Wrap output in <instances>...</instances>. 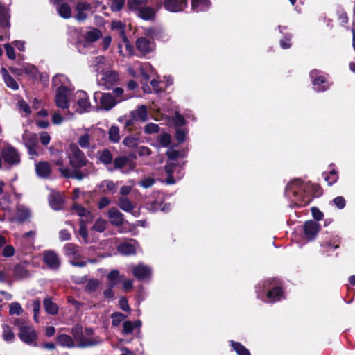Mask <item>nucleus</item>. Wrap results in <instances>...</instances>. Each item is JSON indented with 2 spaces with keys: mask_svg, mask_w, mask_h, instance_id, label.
<instances>
[{
  "mask_svg": "<svg viewBox=\"0 0 355 355\" xmlns=\"http://www.w3.org/2000/svg\"><path fill=\"white\" fill-rule=\"evenodd\" d=\"M69 164L74 169L73 171H79L84 166L91 164L87 159L84 153L76 144H71L67 153Z\"/></svg>",
  "mask_w": 355,
  "mask_h": 355,
  "instance_id": "nucleus-1",
  "label": "nucleus"
},
{
  "mask_svg": "<svg viewBox=\"0 0 355 355\" xmlns=\"http://www.w3.org/2000/svg\"><path fill=\"white\" fill-rule=\"evenodd\" d=\"M14 324L19 330V337L21 341L30 345H36L37 334L31 326L26 325L20 319L16 320Z\"/></svg>",
  "mask_w": 355,
  "mask_h": 355,
  "instance_id": "nucleus-2",
  "label": "nucleus"
},
{
  "mask_svg": "<svg viewBox=\"0 0 355 355\" xmlns=\"http://www.w3.org/2000/svg\"><path fill=\"white\" fill-rule=\"evenodd\" d=\"M72 108L79 114L88 112L91 109L89 98L86 92L83 91L76 92L72 98Z\"/></svg>",
  "mask_w": 355,
  "mask_h": 355,
  "instance_id": "nucleus-3",
  "label": "nucleus"
},
{
  "mask_svg": "<svg viewBox=\"0 0 355 355\" xmlns=\"http://www.w3.org/2000/svg\"><path fill=\"white\" fill-rule=\"evenodd\" d=\"M128 71L132 77H136L137 72L139 71L145 81L148 80L155 74V70L150 64L148 63L141 64L139 62L130 64Z\"/></svg>",
  "mask_w": 355,
  "mask_h": 355,
  "instance_id": "nucleus-4",
  "label": "nucleus"
},
{
  "mask_svg": "<svg viewBox=\"0 0 355 355\" xmlns=\"http://www.w3.org/2000/svg\"><path fill=\"white\" fill-rule=\"evenodd\" d=\"M64 254L70 258L71 265L78 267L86 266L87 261L81 260V254L78 246L73 243H67L64 247Z\"/></svg>",
  "mask_w": 355,
  "mask_h": 355,
  "instance_id": "nucleus-5",
  "label": "nucleus"
},
{
  "mask_svg": "<svg viewBox=\"0 0 355 355\" xmlns=\"http://www.w3.org/2000/svg\"><path fill=\"white\" fill-rule=\"evenodd\" d=\"M304 185L300 180H295L291 181L286 187V193L288 197L291 196L296 197L297 200H301L302 203L304 202L306 205L309 202V198H306L303 194Z\"/></svg>",
  "mask_w": 355,
  "mask_h": 355,
  "instance_id": "nucleus-6",
  "label": "nucleus"
},
{
  "mask_svg": "<svg viewBox=\"0 0 355 355\" xmlns=\"http://www.w3.org/2000/svg\"><path fill=\"white\" fill-rule=\"evenodd\" d=\"M97 81L99 85L105 88H110L119 81L118 73L115 71L108 70L107 68L97 74Z\"/></svg>",
  "mask_w": 355,
  "mask_h": 355,
  "instance_id": "nucleus-7",
  "label": "nucleus"
},
{
  "mask_svg": "<svg viewBox=\"0 0 355 355\" xmlns=\"http://www.w3.org/2000/svg\"><path fill=\"white\" fill-rule=\"evenodd\" d=\"M54 163L59 167V171L62 175L67 178H75L81 180L89 174V171H71L68 168L64 167V160L62 157L55 160Z\"/></svg>",
  "mask_w": 355,
  "mask_h": 355,
  "instance_id": "nucleus-8",
  "label": "nucleus"
},
{
  "mask_svg": "<svg viewBox=\"0 0 355 355\" xmlns=\"http://www.w3.org/2000/svg\"><path fill=\"white\" fill-rule=\"evenodd\" d=\"M94 98L96 101L99 98V107L105 110H111L118 103V101L110 93L101 94L96 92Z\"/></svg>",
  "mask_w": 355,
  "mask_h": 355,
  "instance_id": "nucleus-9",
  "label": "nucleus"
},
{
  "mask_svg": "<svg viewBox=\"0 0 355 355\" xmlns=\"http://www.w3.org/2000/svg\"><path fill=\"white\" fill-rule=\"evenodd\" d=\"M71 94L70 89H66L64 87L57 89L55 96V103L56 106L60 109H68L69 107V96Z\"/></svg>",
  "mask_w": 355,
  "mask_h": 355,
  "instance_id": "nucleus-10",
  "label": "nucleus"
},
{
  "mask_svg": "<svg viewBox=\"0 0 355 355\" xmlns=\"http://www.w3.org/2000/svg\"><path fill=\"white\" fill-rule=\"evenodd\" d=\"M71 333L73 336V339L76 342L78 347H87L93 346L97 343L89 338H86L83 336L82 327L80 326L77 325L73 327Z\"/></svg>",
  "mask_w": 355,
  "mask_h": 355,
  "instance_id": "nucleus-11",
  "label": "nucleus"
},
{
  "mask_svg": "<svg viewBox=\"0 0 355 355\" xmlns=\"http://www.w3.org/2000/svg\"><path fill=\"white\" fill-rule=\"evenodd\" d=\"M1 157L9 165H16L20 162V157L17 150L11 146L5 147L1 151Z\"/></svg>",
  "mask_w": 355,
  "mask_h": 355,
  "instance_id": "nucleus-12",
  "label": "nucleus"
},
{
  "mask_svg": "<svg viewBox=\"0 0 355 355\" xmlns=\"http://www.w3.org/2000/svg\"><path fill=\"white\" fill-rule=\"evenodd\" d=\"M157 1L162 3L165 9L171 12L183 10L187 4V0H157Z\"/></svg>",
  "mask_w": 355,
  "mask_h": 355,
  "instance_id": "nucleus-13",
  "label": "nucleus"
},
{
  "mask_svg": "<svg viewBox=\"0 0 355 355\" xmlns=\"http://www.w3.org/2000/svg\"><path fill=\"white\" fill-rule=\"evenodd\" d=\"M310 76L312 78L314 89L318 92H322L329 87L328 83L325 77L320 74V71L313 70L310 73Z\"/></svg>",
  "mask_w": 355,
  "mask_h": 355,
  "instance_id": "nucleus-14",
  "label": "nucleus"
},
{
  "mask_svg": "<svg viewBox=\"0 0 355 355\" xmlns=\"http://www.w3.org/2000/svg\"><path fill=\"white\" fill-rule=\"evenodd\" d=\"M130 116L132 119L126 122L125 125L127 126L132 125L133 121H146L148 119L146 106L144 105H139L135 110L130 112Z\"/></svg>",
  "mask_w": 355,
  "mask_h": 355,
  "instance_id": "nucleus-15",
  "label": "nucleus"
},
{
  "mask_svg": "<svg viewBox=\"0 0 355 355\" xmlns=\"http://www.w3.org/2000/svg\"><path fill=\"white\" fill-rule=\"evenodd\" d=\"M91 9L92 6L89 3L86 2L78 3L76 7L77 13L75 16V18L78 21H83L85 20L87 18Z\"/></svg>",
  "mask_w": 355,
  "mask_h": 355,
  "instance_id": "nucleus-16",
  "label": "nucleus"
},
{
  "mask_svg": "<svg viewBox=\"0 0 355 355\" xmlns=\"http://www.w3.org/2000/svg\"><path fill=\"white\" fill-rule=\"evenodd\" d=\"M320 231V225L313 220L307 221L304 225V232L309 240L313 239Z\"/></svg>",
  "mask_w": 355,
  "mask_h": 355,
  "instance_id": "nucleus-17",
  "label": "nucleus"
},
{
  "mask_svg": "<svg viewBox=\"0 0 355 355\" xmlns=\"http://www.w3.org/2000/svg\"><path fill=\"white\" fill-rule=\"evenodd\" d=\"M132 272L134 276L138 279H144L149 278L151 275V269L144 264L139 263L132 268Z\"/></svg>",
  "mask_w": 355,
  "mask_h": 355,
  "instance_id": "nucleus-18",
  "label": "nucleus"
},
{
  "mask_svg": "<svg viewBox=\"0 0 355 355\" xmlns=\"http://www.w3.org/2000/svg\"><path fill=\"white\" fill-rule=\"evenodd\" d=\"M44 261L52 269H57L60 265L58 256L53 251H46L44 252Z\"/></svg>",
  "mask_w": 355,
  "mask_h": 355,
  "instance_id": "nucleus-19",
  "label": "nucleus"
},
{
  "mask_svg": "<svg viewBox=\"0 0 355 355\" xmlns=\"http://www.w3.org/2000/svg\"><path fill=\"white\" fill-rule=\"evenodd\" d=\"M110 222L114 225L120 226L123 223V215L116 208H110L107 212Z\"/></svg>",
  "mask_w": 355,
  "mask_h": 355,
  "instance_id": "nucleus-20",
  "label": "nucleus"
},
{
  "mask_svg": "<svg viewBox=\"0 0 355 355\" xmlns=\"http://www.w3.org/2000/svg\"><path fill=\"white\" fill-rule=\"evenodd\" d=\"M51 166L47 162H40L35 164L37 175L42 178H47L51 173Z\"/></svg>",
  "mask_w": 355,
  "mask_h": 355,
  "instance_id": "nucleus-21",
  "label": "nucleus"
},
{
  "mask_svg": "<svg viewBox=\"0 0 355 355\" xmlns=\"http://www.w3.org/2000/svg\"><path fill=\"white\" fill-rule=\"evenodd\" d=\"M71 211L73 214H77L78 216L82 218L80 221L81 223L84 222H89L92 218L90 212L78 204L73 205Z\"/></svg>",
  "mask_w": 355,
  "mask_h": 355,
  "instance_id": "nucleus-22",
  "label": "nucleus"
},
{
  "mask_svg": "<svg viewBox=\"0 0 355 355\" xmlns=\"http://www.w3.org/2000/svg\"><path fill=\"white\" fill-rule=\"evenodd\" d=\"M139 245L134 241L132 243H123L118 246V251L123 255H130L136 253Z\"/></svg>",
  "mask_w": 355,
  "mask_h": 355,
  "instance_id": "nucleus-23",
  "label": "nucleus"
},
{
  "mask_svg": "<svg viewBox=\"0 0 355 355\" xmlns=\"http://www.w3.org/2000/svg\"><path fill=\"white\" fill-rule=\"evenodd\" d=\"M49 201L50 206L53 209L59 210L62 208L64 199L61 193L52 192L49 197Z\"/></svg>",
  "mask_w": 355,
  "mask_h": 355,
  "instance_id": "nucleus-24",
  "label": "nucleus"
},
{
  "mask_svg": "<svg viewBox=\"0 0 355 355\" xmlns=\"http://www.w3.org/2000/svg\"><path fill=\"white\" fill-rule=\"evenodd\" d=\"M137 48L142 53H148L153 50L154 45L148 40L141 37L137 40Z\"/></svg>",
  "mask_w": 355,
  "mask_h": 355,
  "instance_id": "nucleus-25",
  "label": "nucleus"
},
{
  "mask_svg": "<svg viewBox=\"0 0 355 355\" xmlns=\"http://www.w3.org/2000/svg\"><path fill=\"white\" fill-rule=\"evenodd\" d=\"M56 340L58 345L62 347L71 348L77 347L76 342L69 335L61 334L57 336Z\"/></svg>",
  "mask_w": 355,
  "mask_h": 355,
  "instance_id": "nucleus-26",
  "label": "nucleus"
},
{
  "mask_svg": "<svg viewBox=\"0 0 355 355\" xmlns=\"http://www.w3.org/2000/svg\"><path fill=\"white\" fill-rule=\"evenodd\" d=\"M53 85L56 87L57 89H60L62 87H64L66 89H69L70 82L66 76L58 74L53 78Z\"/></svg>",
  "mask_w": 355,
  "mask_h": 355,
  "instance_id": "nucleus-27",
  "label": "nucleus"
},
{
  "mask_svg": "<svg viewBox=\"0 0 355 355\" xmlns=\"http://www.w3.org/2000/svg\"><path fill=\"white\" fill-rule=\"evenodd\" d=\"M99 189L103 193L108 192L114 193L116 191L117 184L110 180H105L100 182L98 186Z\"/></svg>",
  "mask_w": 355,
  "mask_h": 355,
  "instance_id": "nucleus-28",
  "label": "nucleus"
},
{
  "mask_svg": "<svg viewBox=\"0 0 355 355\" xmlns=\"http://www.w3.org/2000/svg\"><path fill=\"white\" fill-rule=\"evenodd\" d=\"M30 216L31 213L28 209L21 206L17 208L16 216L15 218H10V220L22 223L26 220Z\"/></svg>",
  "mask_w": 355,
  "mask_h": 355,
  "instance_id": "nucleus-29",
  "label": "nucleus"
},
{
  "mask_svg": "<svg viewBox=\"0 0 355 355\" xmlns=\"http://www.w3.org/2000/svg\"><path fill=\"white\" fill-rule=\"evenodd\" d=\"M22 139L26 147L36 146L38 145L37 136L35 133L26 131L23 135Z\"/></svg>",
  "mask_w": 355,
  "mask_h": 355,
  "instance_id": "nucleus-30",
  "label": "nucleus"
},
{
  "mask_svg": "<svg viewBox=\"0 0 355 355\" xmlns=\"http://www.w3.org/2000/svg\"><path fill=\"white\" fill-rule=\"evenodd\" d=\"M210 6L209 0H192L191 8L195 12L205 11Z\"/></svg>",
  "mask_w": 355,
  "mask_h": 355,
  "instance_id": "nucleus-31",
  "label": "nucleus"
},
{
  "mask_svg": "<svg viewBox=\"0 0 355 355\" xmlns=\"http://www.w3.org/2000/svg\"><path fill=\"white\" fill-rule=\"evenodd\" d=\"M137 10L138 16L144 20L153 19L155 15L154 9L150 7H141Z\"/></svg>",
  "mask_w": 355,
  "mask_h": 355,
  "instance_id": "nucleus-32",
  "label": "nucleus"
},
{
  "mask_svg": "<svg viewBox=\"0 0 355 355\" xmlns=\"http://www.w3.org/2000/svg\"><path fill=\"white\" fill-rule=\"evenodd\" d=\"M118 205L122 210L126 212L132 213L135 208V205L131 202V200L128 198L123 196L121 197L119 199Z\"/></svg>",
  "mask_w": 355,
  "mask_h": 355,
  "instance_id": "nucleus-33",
  "label": "nucleus"
},
{
  "mask_svg": "<svg viewBox=\"0 0 355 355\" xmlns=\"http://www.w3.org/2000/svg\"><path fill=\"white\" fill-rule=\"evenodd\" d=\"M282 297V289L279 287H275L272 290H269L267 294V302H274L279 300Z\"/></svg>",
  "mask_w": 355,
  "mask_h": 355,
  "instance_id": "nucleus-34",
  "label": "nucleus"
},
{
  "mask_svg": "<svg viewBox=\"0 0 355 355\" xmlns=\"http://www.w3.org/2000/svg\"><path fill=\"white\" fill-rule=\"evenodd\" d=\"M109 64L106 63L105 58L101 56L96 58L94 64H92L93 69L98 73L105 70Z\"/></svg>",
  "mask_w": 355,
  "mask_h": 355,
  "instance_id": "nucleus-35",
  "label": "nucleus"
},
{
  "mask_svg": "<svg viewBox=\"0 0 355 355\" xmlns=\"http://www.w3.org/2000/svg\"><path fill=\"white\" fill-rule=\"evenodd\" d=\"M1 72L3 76L4 81L6 84V85L13 90H17L19 88L18 84L17 82L14 80L12 77H11L6 71V69L2 68Z\"/></svg>",
  "mask_w": 355,
  "mask_h": 355,
  "instance_id": "nucleus-36",
  "label": "nucleus"
},
{
  "mask_svg": "<svg viewBox=\"0 0 355 355\" xmlns=\"http://www.w3.org/2000/svg\"><path fill=\"white\" fill-rule=\"evenodd\" d=\"M44 307L46 313L51 315H55L58 313V307L50 298L44 300Z\"/></svg>",
  "mask_w": 355,
  "mask_h": 355,
  "instance_id": "nucleus-37",
  "label": "nucleus"
},
{
  "mask_svg": "<svg viewBox=\"0 0 355 355\" xmlns=\"http://www.w3.org/2000/svg\"><path fill=\"white\" fill-rule=\"evenodd\" d=\"M91 141V135L89 132V130L86 129L85 132L79 137L78 139V144L83 148L89 147Z\"/></svg>",
  "mask_w": 355,
  "mask_h": 355,
  "instance_id": "nucleus-38",
  "label": "nucleus"
},
{
  "mask_svg": "<svg viewBox=\"0 0 355 355\" xmlns=\"http://www.w3.org/2000/svg\"><path fill=\"white\" fill-rule=\"evenodd\" d=\"M14 275L17 279H24L29 276V272L24 264H18L15 268Z\"/></svg>",
  "mask_w": 355,
  "mask_h": 355,
  "instance_id": "nucleus-39",
  "label": "nucleus"
},
{
  "mask_svg": "<svg viewBox=\"0 0 355 355\" xmlns=\"http://www.w3.org/2000/svg\"><path fill=\"white\" fill-rule=\"evenodd\" d=\"M101 37V33L96 28L89 30L85 34V39L89 42L96 41Z\"/></svg>",
  "mask_w": 355,
  "mask_h": 355,
  "instance_id": "nucleus-40",
  "label": "nucleus"
},
{
  "mask_svg": "<svg viewBox=\"0 0 355 355\" xmlns=\"http://www.w3.org/2000/svg\"><path fill=\"white\" fill-rule=\"evenodd\" d=\"M2 328H3V332H2L3 339L6 342H9V343L12 342L14 340L15 336V334L13 333L11 328L6 324L3 325Z\"/></svg>",
  "mask_w": 355,
  "mask_h": 355,
  "instance_id": "nucleus-41",
  "label": "nucleus"
},
{
  "mask_svg": "<svg viewBox=\"0 0 355 355\" xmlns=\"http://www.w3.org/2000/svg\"><path fill=\"white\" fill-rule=\"evenodd\" d=\"M58 11L59 15L65 19H69L71 17V10L69 5L67 3H61L58 7Z\"/></svg>",
  "mask_w": 355,
  "mask_h": 355,
  "instance_id": "nucleus-42",
  "label": "nucleus"
},
{
  "mask_svg": "<svg viewBox=\"0 0 355 355\" xmlns=\"http://www.w3.org/2000/svg\"><path fill=\"white\" fill-rule=\"evenodd\" d=\"M17 108L21 114L28 116L31 114V109L29 105L23 99L19 100L17 103Z\"/></svg>",
  "mask_w": 355,
  "mask_h": 355,
  "instance_id": "nucleus-43",
  "label": "nucleus"
},
{
  "mask_svg": "<svg viewBox=\"0 0 355 355\" xmlns=\"http://www.w3.org/2000/svg\"><path fill=\"white\" fill-rule=\"evenodd\" d=\"M109 139L113 143H117L120 140L119 129L117 126L112 125L108 132Z\"/></svg>",
  "mask_w": 355,
  "mask_h": 355,
  "instance_id": "nucleus-44",
  "label": "nucleus"
},
{
  "mask_svg": "<svg viewBox=\"0 0 355 355\" xmlns=\"http://www.w3.org/2000/svg\"><path fill=\"white\" fill-rule=\"evenodd\" d=\"M231 345L238 355H251L249 350L241 343L232 340Z\"/></svg>",
  "mask_w": 355,
  "mask_h": 355,
  "instance_id": "nucleus-45",
  "label": "nucleus"
},
{
  "mask_svg": "<svg viewBox=\"0 0 355 355\" xmlns=\"http://www.w3.org/2000/svg\"><path fill=\"white\" fill-rule=\"evenodd\" d=\"M112 155L110 152V150L105 149L103 150L101 153H99V160L105 164H109L112 161Z\"/></svg>",
  "mask_w": 355,
  "mask_h": 355,
  "instance_id": "nucleus-46",
  "label": "nucleus"
},
{
  "mask_svg": "<svg viewBox=\"0 0 355 355\" xmlns=\"http://www.w3.org/2000/svg\"><path fill=\"white\" fill-rule=\"evenodd\" d=\"M147 3V0H128V4L130 10H137Z\"/></svg>",
  "mask_w": 355,
  "mask_h": 355,
  "instance_id": "nucleus-47",
  "label": "nucleus"
},
{
  "mask_svg": "<svg viewBox=\"0 0 355 355\" xmlns=\"http://www.w3.org/2000/svg\"><path fill=\"white\" fill-rule=\"evenodd\" d=\"M128 162H129V159L127 157H125V156L118 157L114 160V168L116 169L122 168L123 166L127 165L128 164Z\"/></svg>",
  "mask_w": 355,
  "mask_h": 355,
  "instance_id": "nucleus-48",
  "label": "nucleus"
},
{
  "mask_svg": "<svg viewBox=\"0 0 355 355\" xmlns=\"http://www.w3.org/2000/svg\"><path fill=\"white\" fill-rule=\"evenodd\" d=\"M323 176L325 181L327 182L328 185L333 184L338 178V176L334 170H332L329 174L324 173Z\"/></svg>",
  "mask_w": 355,
  "mask_h": 355,
  "instance_id": "nucleus-49",
  "label": "nucleus"
},
{
  "mask_svg": "<svg viewBox=\"0 0 355 355\" xmlns=\"http://www.w3.org/2000/svg\"><path fill=\"white\" fill-rule=\"evenodd\" d=\"M119 272L117 270H112L107 275V279L110 282V287H113L119 282Z\"/></svg>",
  "mask_w": 355,
  "mask_h": 355,
  "instance_id": "nucleus-50",
  "label": "nucleus"
},
{
  "mask_svg": "<svg viewBox=\"0 0 355 355\" xmlns=\"http://www.w3.org/2000/svg\"><path fill=\"white\" fill-rule=\"evenodd\" d=\"M22 308L19 303L18 302H12L10 304V310L9 313L10 315H20L22 313Z\"/></svg>",
  "mask_w": 355,
  "mask_h": 355,
  "instance_id": "nucleus-51",
  "label": "nucleus"
},
{
  "mask_svg": "<svg viewBox=\"0 0 355 355\" xmlns=\"http://www.w3.org/2000/svg\"><path fill=\"white\" fill-rule=\"evenodd\" d=\"M125 316L119 312H115L112 314V324L113 326H118L120 322L125 319Z\"/></svg>",
  "mask_w": 355,
  "mask_h": 355,
  "instance_id": "nucleus-52",
  "label": "nucleus"
},
{
  "mask_svg": "<svg viewBox=\"0 0 355 355\" xmlns=\"http://www.w3.org/2000/svg\"><path fill=\"white\" fill-rule=\"evenodd\" d=\"M107 223L105 220L102 218H98L96 220L93 229L97 232H102L106 228Z\"/></svg>",
  "mask_w": 355,
  "mask_h": 355,
  "instance_id": "nucleus-53",
  "label": "nucleus"
},
{
  "mask_svg": "<svg viewBox=\"0 0 355 355\" xmlns=\"http://www.w3.org/2000/svg\"><path fill=\"white\" fill-rule=\"evenodd\" d=\"M15 252V248L12 245H6L2 250V255L7 258L12 257Z\"/></svg>",
  "mask_w": 355,
  "mask_h": 355,
  "instance_id": "nucleus-54",
  "label": "nucleus"
},
{
  "mask_svg": "<svg viewBox=\"0 0 355 355\" xmlns=\"http://www.w3.org/2000/svg\"><path fill=\"white\" fill-rule=\"evenodd\" d=\"M32 308L34 313V320L38 322V316L40 310V302L38 300H34L32 303Z\"/></svg>",
  "mask_w": 355,
  "mask_h": 355,
  "instance_id": "nucleus-55",
  "label": "nucleus"
},
{
  "mask_svg": "<svg viewBox=\"0 0 355 355\" xmlns=\"http://www.w3.org/2000/svg\"><path fill=\"white\" fill-rule=\"evenodd\" d=\"M137 139L132 137H127L123 141V144L131 148H135L137 146Z\"/></svg>",
  "mask_w": 355,
  "mask_h": 355,
  "instance_id": "nucleus-56",
  "label": "nucleus"
},
{
  "mask_svg": "<svg viewBox=\"0 0 355 355\" xmlns=\"http://www.w3.org/2000/svg\"><path fill=\"white\" fill-rule=\"evenodd\" d=\"M159 141L162 146L167 147L171 141V136L167 133H164L160 135Z\"/></svg>",
  "mask_w": 355,
  "mask_h": 355,
  "instance_id": "nucleus-57",
  "label": "nucleus"
},
{
  "mask_svg": "<svg viewBox=\"0 0 355 355\" xmlns=\"http://www.w3.org/2000/svg\"><path fill=\"white\" fill-rule=\"evenodd\" d=\"M24 73L35 77L37 73V69L33 65L26 64L23 67V73Z\"/></svg>",
  "mask_w": 355,
  "mask_h": 355,
  "instance_id": "nucleus-58",
  "label": "nucleus"
},
{
  "mask_svg": "<svg viewBox=\"0 0 355 355\" xmlns=\"http://www.w3.org/2000/svg\"><path fill=\"white\" fill-rule=\"evenodd\" d=\"M159 128L158 125L153 123H149L146 124L144 127L145 132H146L148 134L157 132L159 131Z\"/></svg>",
  "mask_w": 355,
  "mask_h": 355,
  "instance_id": "nucleus-59",
  "label": "nucleus"
},
{
  "mask_svg": "<svg viewBox=\"0 0 355 355\" xmlns=\"http://www.w3.org/2000/svg\"><path fill=\"white\" fill-rule=\"evenodd\" d=\"M125 0H113L111 4V10L114 12L119 11L123 6Z\"/></svg>",
  "mask_w": 355,
  "mask_h": 355,
  "instance_id": "nucleus-60",
  "label": "nucleus"
},
{
  "mask_svg": "<svg viewBox=\"0 0 355 355\" xmlns=\"http://www.w3.org/2000/svg\"><path fill=\"white\" fill-rule=\"evenodd\" d=\"M4 48L6 50V55L8 58L11 60L15 59V53L13 47L11 46V44L7 43L4 44Z\"/></svg>",
  "mask_w": 355,
  "mask_h": 355,
  "instance_id": "nucleus-61",
  "label": "nucleus"
},
{
  "mask_svg": "<svg viewBox=\"0 0 355 355\" xmlns=\"http://www.w3.org/2000/svg\"><path fill=\"white\" fill-rule=\"evenodd\" d=\"M155 183V180L151 178V177H147V178H144L141 182H140V185L144 188V189H148L149 187H150L151 186H153Z\"/></svg>",
  "mask_w": 355,
  "mask_h": 355,
  "instance_id": "nucleus-62",
  "label": "nucleus"
},
{
  "mask_svg": "<svg viewBox=\"0 0 355 355\" xmlns=\"http://www.w3.org/2000/svg\"><path fill=\"white\" fill-rule=\"evenodd\" d=\"M134 329V324L130 321H125L123 324V333L124 334H129L132 332Z\"/></svg>",
  "mask_w": 355,
  "mask_h": 355,
  "instance_id": "nucleus-63",
  "label": "nucleus"
},
{
  "mask_svg": "<svg viewBox=\"0 0 355 355\" xmlns=\"http://www.w3.org/2000/svg\"><path fill=\"white\" fill-rule=\"evenodd\" d=\"M40 139L43 145H48L51 141V137L47 132L43 131L40 133Z\"/></svg>",
  "mask_w": 355,
  "mask_h": 355,
  "instance_id": "nucleus-64",
  "label": "nucleus"
}]
</instances>
